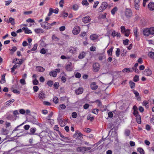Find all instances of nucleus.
Wrapping results in <instances>:
<instances>
[{
    "mask_svg": "<svg viewBox=\"0 0 154 154\" xmlns=\"http://www.w3.org/2000/svg\"><path fill=\"white\" fill-rule=\"evenodd\" d=\"M143 33L144 35L146 36H149L150 35L154 34V27L144 29L143 31Z\"/></svg>",
    "mask_w": 154,
    "mask_h": 154,
    "instance_id": "f257e3e1",
    "label": "nucleus"
},
{
    "mask_svg": "<svg viewBox=\"0 0 154 154\" xmlns=\"http://www.w3.org/2000/svg\"><path fill=\"white\" fill-rule=\"evenodd\" d=\"M108 6L107 3L106 2H103L100 7L98 9L99 12H101L106 9Z\"/></svg>",
    "mask_w": 154,
    "mask_h": 154,
    "instance_id": "f03ea898",
    "label": "nucleus"
},
{
    "mask_svg": "<svg viewBox=\"0 0 154 154\" xmlns=\"http://www.w3.org/2000/svg\"><path fill=\"white\" fill-rule=\"evenodd\" d=\"M41 27L46 29H50L51 27L50 26V24L46 22H44L41 23Z\"/></svg>",
    "mask_w": 154,
    "mask_h": 154,
    "instance_id": "7ed1b4c3",
    "label": "nucleus"
},
{
    "mask_svg": "<svg viewBox=\"0 0 154 154\" xmlns=\"http://www.w3.org/2000/svg\"><path fill=\"white\" fill-rule=\"evenodd\" d=\"M80 31V28L79 26H76L72 30V33L74 35H76L79 33Z\"/></svg>",
    "mask_w": 154,
    "mask_h": 154,
    "instance_id": "20e7f679",
    "label": "nucleus"
},
{
    "mask_svg": "<svg viewBox=\"0 0 154 154\" xmlns=\"http://www.w3.org/2000/svg\"><path fill=\"white\" fill-rule=\"evenodd\" d=\"M93 71L94 72H98L100 68V66L98 63H94L93 66Z\"/></svg>",
    "mask_w": 154,
    "mask_h": 154,
    "instance_id": "39448f33",
    "label": "nucleus"
},
{
    "mask_svg": "<svg viewBox=\"0 0 154 154\" xmlns=\"http://www.w3.org/2000/svg\"><path fill=\"white\" fill-rule=\"evenodd\" d=\"M23 62V61L22 60L17 58L14 59L12 62L13 63L18 64L20 65L22 64Z\"/></svg>",
    "mask_w": 154,
    "mask_h": 154,
    "instance_id": "423d86ee",
    "label": "nucleus"
},
{
    "mask_svg": "<svg viewBox=\"0 0 154 154\" xmlns=\"http://www.w3.org/2000/svg\"><path fill=\"white\" fill-rule=\"evenodd\" d=\"M83 90V88L82 87H80L78 89H76L75 90V92L77 95H79L82 94Z\"/></svg>",
    "mask_w": 154,
    "mask_h": 154,
    "instance_id": "0eeeda50",
    "label": "nucleus"
},
{
    "mask_svg": "<svg viewBox=\"0 0 154 154\" xmlns=\"http://www.w3.org/2000/svg\"><path fill=\"white\" fill-rule=\"evenodd\" d=\"M91 18L89 16H87L82 18V21L85 23H87L90 22Z\"/></svg>",
    "mask_w": 154,
    "mask_h": 154,
    "instance_id": "6e6552de",
    "label": "nucleus"
},
{
    "mask_svg": "<svg viewBox=\"0 0 154 154\" xmlns=\"http://www.w3.org/2000/svg\"><path fill=\"white\" fill-rule=\"evenodd\" d=\"M125 15L128 18L131 17L132 15V12L131 10L130 9H127L125 11Z\"/></svg>",
    "mask_w": 154,
    "mask_h": 154,
    "instance_id": "1a4fd4ad",
    "label": "nucleus"
},
{
    "mask_svg": "<svg viewBox=\"0 0 154 154\" xmlns=\"http://www.w3.org/2000/svg\"><path fill=\"white\" fill-rule=\"evenodd\" d=\"M144 74L147 76H150L152 74V71L149 69H146L143 72Z\"/></svg>",
    "mask_w": 154,
    "mask_h": 154,
    "instance_id": "9d476101",
    "label": "nucleus"
},
{
    "mask_svg": "<svg viewBox=\"0 0 154 154\" xmlns=\"http://www.w3.org/2000/svg\"><path fill=\"white\" fill-rule=\"evenodd\" d=\"M82 134L78 131H75V133L73 135V137L75 138L78 139L79 137L82 135Z\"/></svg>",
    "mask_w": 154,
    "mask_h": 154,
    "instance_id": "9b49d317",
    "label": "nucleus"
},
{
    "mask_svg": "<svg viewBox=\"0 0 154 154\" xmlns=\"http://www.w3.org/2000/svg\"><path fill=\"white\" fill-rule=\"evenodd\" d=\"M38 97L40 99H43L45 98V95L42 91H40L38 95Z\"/></svg>",
    "mask_w": 154,
    "mask_h": 154,
    "instance_id": "f8f14e48",
    "label": "nucleus"
},
{
    "mask_svg": "<svg viewBox=\"0 0 154 154\" xmlns=\"http://www.w3.org/2000/svg\"><path fill=\"white\" fill-rule=\"evenodd\" d=\"M148 8L150 10H154V3H149L148 5Z\"/></svg>",
    "mask_w": 154,
    "mask_h": 154,
    "instance_id": "ddd939ff",
    "label": "nucleus"
},
{
    "mask_svg": "<svg viewBox=\"0 0 154 154\" xmlns=\"http://www.w3.org/2000/svg\"><path fill=\"white\" fill-rule=\"evenodd\" d=\"M140 0H135V9L137 10L139 9V3L140 2Z\"/></svg>",
    "mask_w": 154,
    "mask_h": 154,
    "instance_id": "4468645a",
    "label": "nucleus"
},
{
    "mask_svg": "<svg viewBox=\"0 0 154 154\" xmlns=\"http://www.w3.org/2000/svg\"><path fill=\"white\" fill-rule=\"evenodd\" d=\"M91 87L92 90H95L97 88L98 86L96 85L95 82H93L91 84Z\"/></svg>",
    "mask_w": 154,
    "mask_h": 154,
    "instance_id": "2eb2a0df",
    "label": "nucleus"
},
{
    "mask_svg": "<svg viewBox=\"0 0 154 154\" xmlns=\"http://www.w3.org/2000/svg\"><path fill=\"white\" fill-rule=\"evenodd\" d=\"M72 64L71 63L67 64L65 67L66 69L68 71H71L72 70V69L71 67Z\"/></svg>",
    "mask_w": 154,
    "mask_h": 154,
    "instance_id": "dca6fc26",
    "label": "nucleus"
},
{
    "mask_svg": "<svg viewBox=\"0 0 154 154\" xmlns=\"http://www.w3.org/2000/svg\"><path fill=\"white\" fill-rule=\"evenodd\" d=\"M36 69L37 71L41 72H43L45 70L44 68L42 66H38L36 67Z\"/></svg>",
    "mask_w": 154,
    "mask_h": 154,
    "instance_id": "f3484780",
    "label": "nucleus"
},
{
    "mask_svg": "<svg viewBox=\"0 0 154 154\" xmlns=\"http://www.w3.org/2000/svg\"><path fill=\"white\" fill-rule=\"evenodd\" d=\"M98 37L97 35L95 34H92L91 35L90 37V39L92 40H94L97 39Z\"/></svg>",
    "mask_w": 154,
    "mask_h": 154,
    "instance_id": "a211bd4d",
    "label": "nucleus"
},
{
    "mask_svg": "<svg viewBox=\"0 0 154 154\" xmlns=\"http://www.w3.org/2000/svg\"><path fill=\"white\" fill-rule=\"evenodd\" d=\"M77 51V48L71 47L69 48V52L73 54L75 53Z\"/></svg>",
    "mask_w": 154,
    "mask_h": 154,
    "instance_id": "6ab92c4d",
    "label": "nucleus"
},
{
    "mask_svg": "<svg viewBox=\"0 0 154 154\" xmlns=\"http://www.w3.org/2000/svg\"><path fill=\"white\" fill-rule=\"evenodd\" d=\"M22 29L24 30L25 33L29 34L32 33L31 31L28 29L27 27H23Z\"/></svg>",
    "mask_w": 154,
    "mask_h": 154,
    "instance_id": "aec40b11",
    "label": "nucleus"
},
{
    "mask_svg": "<svg viewBox=\"0 0 154 154\" xmlns=\"http://www.w3.org/2000/svg\"><path fill=\"white\" fill-rule=\"evenodd\" d=\"M57 120L60 121V124L61 127H63L65 125V123L63 121L62 119H60V117H59L57 119Z\"/></svg>",
    "mask_w": 154,
    "mask_h": 154,
    "instance_id": "412c9836",
    "label": "nucleus"
},
{
    "mask_svg": "<svg viewBox=\"0 0 154 154\" xmlns=\"http://www.w3.org/2000/svg\"><path fill=\"white\" fill-rule=\"evenodd\" d=\"M10 23L12 25H14L15 24L14 19L11 17H10L8 23Z\"/></svg>",
    "mask_w": 154,
    "mask_h": 154,
    "instance_id": "4be33fe9",
    "label": "nucleus"
},
{
    "mask_svg": "<svg viewBox=\"0 0 154 154\" xmlns=\"http://www.w3.org/2000/svg\"><path fill=\"white\" fill-rule=\"evenodd\" d=\"M136 117V120L137 123L139 124L141 123V117L140 115H137L135 116Z\"/></svg>",
    "mask_w": 154,
    "mask_h": 154,
    "instance_id": "5701e85b",
    "label": "nucleus"
},
{
    "mask_svg": "<svg viewBox=\"0 0 154 154\" xmlns=\"http://www.w3.org/2000/svg\"><path fill=\"white\" fill-rule=\"evenodd\" d=\"M85 53L84 52H82L80 53L78 56V58L79 59H82L85 56Z\"/></svg>",
    "mask_w": 154,
    "mask_h": 154,
    "instance_id": "b1692460",
    "label": "nucleus"
},
{
    "mask_svg": "<svg viewBox=\"0 0 154 154\" xmlns=\"http://www.w3.org/2000/svg\"><path fill=\"white\" fill-rule=\"evenodd\" d=\"M138 29L137 27H136L135 29H134V34L135 37L137 38L138 36L139 35V33H138Z\"/></svg>",
    "mask_w": 154,
    "mask_h": 154,
    "instance_id": "393cba45",
    "label": "nucleus"
},
{
    "mask_svg": "<svg viewBox=\"0 0 154 154\" xmlns=\"http://www.w3.org/2000/svg\"><path fill=\"white\" fill-rule=\"evenodd\" d=\"M49 75L50 76L55 77L57 75V72L55 71H52L49 72Z\"/></svg>",
    "mask_w": 154,
    "mask_h": 154,
    "instance_id": "a878e982",
    "label": "nucleus"
},
{
    "mask_svg": "<svg viewBox=\"0 0 154 154\" xmlns=\"http://www.w3.org/2000/svg\"><path fill=\"white\" fill-rule=\"evenodd\" d=\"M35 32L37 34L40 33H43L44 32L43 30L41 28H37L34 29Z\"/></svg>",
    "mask_w": 154,
    "mask_h": 154,
    "instance_id": "bb28decb",
    "label": "nucleus"
},
{
    "mask_svg": "<svg viewBox=\"0 0 154 154\" xmlns=\"http://www.w3.org/2000/svg\"><path fill=\"white\" fill-rule=\"evenodd\" d=\"M133 91L135 95V97L137 98V100H140V97H139V93L137 91L135 90H133Z\"/></svg>",
    "mask_w": 154,
    "mask_h": 154,
    "instance_id": "cd10ccee",
    "label": "nucleus"
},
{
    "mask_svg": "<svg viewBox=\"0 0 154 154\" xmlns=\"http://www.w3.org/2000/svg\"><path fill=\"white\" fill-rule=\"evenodd\" d=\"M36 129L35 128H32L30 129V132L29 133L30 135L33 134L36 131Z\"/></svg>",
    "mask_w": 154,
    "mask_h": 154,
    "instance_id": "c85d7f7f",
    "label": "nucleus"
},
{
    "mask_svg": "<svg viewBox=\"0 0 154 154\" xmlns=\"http://www.w3.org/2000/svg\"><path fill=\"white\" fill-rule=\"evenodd\" d=\"M82 4L83 5L88 6L89 5V3L87 0H83L82 2Z\"/></svg>",
    "mask_w": 154,
    "mask_h": 154,
    "instance_id": "c756f323",
    "label": "nucleus"
},
{
    "mask_svg": "<svg viewBox=\"0 0 154 154\" xmlns=\"http://www.w3.org/2000/svg\"><path fill=\"white\" fill-rule=\"evenodd\" d=\"M122 72H133L132 70H131L129 68H125L124 69H123L122 70Z\"/></svg>",
    "mask_w": 154,
    "mask_h": 154,
    "instance_id": "7c9ffc66",
    "label": "nucleus"
},
{
    "mask_svg": "<svg viewBox=\"0 0 154 154\" xmlns=\"http://www.w3.org/2000/svg\"><path fill=\"white\" fill-rule=\"evenodd\" d=\"M85 148L84 147H78L76 148V150L78 152L85 151Z\"/></svg>",
    "mask_w": 154,
    "mask_h": 154,
    "instance_id": "2f4dec72",
    "label": "nucleus"
},
{
    "mask_svg": "<svg viewBox=\"0 0 154 154\" xmlns=\"http://www.w3.org/2000/svg\"><path fill=\"white\" fill-rule=\"evenodd\" d=\"M113 48V47H112L109 50L107 51V53L109 56H112Z\"/></svg>",
    "mask_w": 154,
    "mask_h": 154,
    "instance_id": "473e14b6",
    "label": "nucleus"
},
{
    "mask_svg": "<svg viewBox=\"0 0 154 154\" xmlns=\"http://www.w3.org/2000/svg\"><path fill=\"white\" fill-rule=\"evenodd\" d=\"M5 74H3L2 77V79L0 81V83L2 84H3L6 81L5 79Z\"/></svg>",
    "mask_w": 154,
    "mask_h": 154,
    "instance_id": "72a5a7b5",
    "label": "nucleus"
},
{
    "mask_svg": "<svg viewBox=\"0 0 154 154\" xmlns=\"http://www.w3.org/2000/svg\"><path fill=\"white\" fill-rule=\"evenodd\" d=\"M129 83L131 88L133 89L135 87V83L132 81H130L129 82Z\"/></svg>",
    "mask_w": 154,
    "mask_h": 154,
    "instance_id": "f704fd0d",
    "label": "nucleus"
},
{
    "mask_svg": "<svg viewBox=\"0 0 154 154\" xmlns=\"http://www.w3.org/2000/svg\"><path fill=\"white\" fill-rule=\"evenodd\" d=\"M137 150V151L139 152L140 154H144V151L142 148H138Z\"/></svg>",
    "mask_w": 154,
    "mask_h": 154,
    "instance_id": "c9c22d12",
    "label": "nucleus"
},
{
    "mask_svg": "<svg viewBox=\"0 0 154 154\" xmlns=\"http://www.w3.org/2000/svg\"><path fill=\"white\" fill-rule=\"evenodd\" d=\"M124 33H125V36L127 37L128 36L130 33V29H127L125 32Z\"/></svg>",
    "mask_w": 154,
    "mask_h": 154,
    "instance_id": "e433bc0d",
    "label": "nucleus"
},
{
    "mask_svg": "<svg viewBox=\"0 0 154 154\" xmlns=\"http://www.w3.org/2000/svg\"><path fill=\"white\" fill-rule=\"evenodd\" d=\"M148 55L151 58L154 59V52H149Z\"/></svg>",
    "mask_w": 154,
    "mask_h": 154,
    "instance_id": "4c0bfd02",
    "label": "nucleus"
},
{
    "mask_svg": "<svg viewBox=\"0 0 154 154\" xmlns=\"http://www.w3.org/2000/svg\"><path fill=\"white\" fill-rule=\"evenodd\" d=\"M14 99H12L11 100H9L7 101L6 102V105H9L13 102H14Z\"/></svg>",
    "mask_w": 154,
    "mask_h": 154,
    "instance_id": "58836bf2",
    "label": "nucleus"
},
{
    "mask_svg": "<svg viewBox=\"0 0 154 154\" xmlns=\"http://www.w3.org/2000/svg\"><path fill=\"white\" fill-rule=\"evenodd\" d=\"M49 12L48 14V16H51L52 13L54 12V10L52 8H50L49 9Z\"/></svg>",
    "mask_w": 154,
    "mask_h": 154,
    "instance_id": "ea45409f",
    "label": "nucleus"
},
{
    "mask_svg": "<svg viewBox=\"0 0 154 154\" xmlns=\"http://www.w3.org/2000/svg\"><path fill=\"white\" fill-rule=\"evenodd\" d=\"M117 8L116 7H114L111 11V13L113 15L114 14H115V12L117 11Z\"/></svg>",
    "mask_w": 154,
    "mask_h": 154,
    "instance_id": "a19ab883",
    "label": "nucleus"
},
{
    "mask_svg": "<svg viewBox=\"0 0 154 154\" xmlns=\"http://www.w3.org/2000/svg\"><path fill=\"white\" fill-rule=\"evenodd\" d=\"M139 76L138 75H136L134 78L133 80L135 82H138L139 80Z\"/></svg>",
    "mask_w": 154,
    "mask_h": 154,
    "instance_id": "79ce46f5",
    "label": "nucleus"
},
{
    "mask_svg": "<svg viewBox=\"0 0 154 154\" xmlns=\"http://www.w3.org/2000/svg\"><path fill=\"white\" fill-rule=\"evenodd\" d=\"M79 8V5L77 4H75L73 5L72 8L75 11L77 10Z\"/></svg>",
    "mask_w": 154,
    "mask_h": 154,
    "instance_id": "37998d69",
    "label": "nucleus"
},
{
    "mask_svg": "<svg viewBox=\"0 0 154 154\" xmlns=\"http://www.w3.org/2000/svg\"><path fill=\"white\" fill-rule=\"evenodd\" d=\"M59 83L58 82H56L54 85V87L56 89H57L59 87Z\"/></svg>",
    "mask_w": 154,
    "mask_h": 154,
    "instance_id": "c03bdc74",
    "label": "nucleus"
},
{
    "mask_svg": "<svg viewBox=\"0 0 154 154\" xmlns=\"http://www.w3.org/2000/svg\"><path fill=\"white\" fill-rule=\"evenodd\" d=\"M47 84L48 86L51 87L52 86L53 84V82L51 80H49L48 81Z\"/></svg>",
    "mask_w": 154,
    "mask_h": 154,
    "instance_id": "a18cd8bd",
    "label": "nucleus"
},
{
    "mask_svg": "<svg viewBox=\"0 0 154 154\" xmlns=\"http://www.w3.org/2000/svg\"><path fill=\"white\" fill-rule=\"evenodd\" d=\"M130 131L128 129H126L125 132V134L127 136H129L130 134Z\"/></svg>",
    "mask_w": 154,
    "mask_h": 154,
    "instance_id": "49530a36",
    "label": "nucleus"
},
{
    "mask_svg": "<svg viewBox=\"0 0 154 154\" xmlns=\"http://www.w3.org/2000/svg\"><path fill=\"white\" fill-rule=\"evenodd\" d=\"M18 66L17 64L14 65L13 67L11 68V72H13L15 70V69L17 68Z\"/></svg>",
    "mask_w": 154,
    "mask_h": 154,
    "instance_id": "de8ad7c7",
    "label": "nucleus"
},
{
    "mask_svg": "<svg viewBox=\"0 0 154 154\" xmlns=\"http://www.w3.org/2000/svg\"><path fill=\"white\" fill-rule=\"evenodd\" d=\"M53 101L55 104L57 103L58 102V98L57 97H54L53 99Z\"/></svg>",
    "mask_w": 154,
    "mask_h": 154,
    "instance_id": "09e8293b",
    "label": "nucleus"
},
{
    "mask_svg": "<svg viewBox=\"0 0 154 154\" xmlns=\"http://www.w3.org/2000/svg\"><path fill=\"white\" fill-rule=\"evenodd\" d=\"M61 59H69L70 57L69 56H67L66 57L64 55H62L60 57Z\"/></svg>",
    "mask_w": 154,
    "mask_h": 154,
    "instance_id": "8fccbe9b",
    "label": "nucleus"
},
{
    "mask_svg": "<svg viewBox=\"0 0 154 154\" xmlns=\"http://www.w3.org/2000/svg\"><path fill=\"white\" fill-rule=\"evenodd\" d=\"M120 50L119 48L117 49V50L116 52V55L117 57H119L120 55Z\"/></svg>",
    "mask_w": 154,
    "mask_h": 154,
    "instance_id": "3c124183",
    "label": "nucleus"
},
{
    "mask_svg": "<svg viewBox=\"0 0 154 154\" xmlns=\"http://www.w3.org/2000/svg\"><path fill=\"white\" fill-rule=\"evenodd\" d=\"M20 82L22 85H24L26 84L25 80L24 79H21L20 80Z\"/></svg>",
    "mask_w": 154,
    "mask_h": 154,
    "instance_id": "603ef678",
    "label": "nucleus"
},
{
    "mask_svg": "<svg viewBox=\"0 0 154 154\" xmlns=\"http://www.w3.org/2000/svg\"><path fill=\"white\" fill-rule=\"evenodd\" d=\"M64 3V0H61L59 3V5L60 7H63V4Z\"/></svg>",
    "mask_w": 154,
    "mask_h": 154,
    "instance_id": "864d4df0",
    "label": "nucleus"
},
{
    "mask_svg": "<svg viewBox=\"0 0 154 154\" xmlns=\"http://www.w3.org/2000/svg\"><path fill=\"white\" fill-rule=\"evenodd\" d=\"M52 39L55 41H57L59 40V39L54 35L52 36Z\"/></svg>",
    "mask_w": 154,
    "mask_h": 154,
    "instance_id": "5fc2aeb1",
    "label": "nucleus"
},
{
    "mask_svg": "<svg viewBox=\"0 0 154 154\" xmlns=\"http://www.w3.org/2000/svg\"><path fill=\"white\" fill-rule=\"evenodd\" d=\"M72 117L74 118H75L77 117V113L75 112H72Z\"/></svg>",
    "mask_w": 154,
    "mask_h": 154,
    "instance_id": "6e6d98bb",
    "label": "nucleus"
},
{
    "mask_svg": "<svg viewBox=\"0 0 154 154\" xmlns=\"http://www.w3.org/2000/svg\"><path fill=\"white\" fill-rule=\"evenodd\" d=\"M33 83L34 85H37L38 84V82L36 79H35L33 81Z\"/></svg>",
    "mask_w": 154,
    "mask_h": 154,
    "instance_id": "4d7b16f0",
    "label": "nucleus"
},
{
    "mask_svg": "<svg viewBox=\"0 0 154 154\" xmlns=\"http://www.w3.org/2000/svg\"><path fill=\"white\" fill-rule=\"evenodd\" d=\"M126 30L125 29V27L124 26H122L121 27V31L122 33H124Z\"/></svg>",
    "mask_w": 154,
    "mask_h": 154,
    "instance_id": "13d9d810",
    "label": "nucleus"
},
{
    "mask_svg": "<svg viewBox=\"0 0 154 154\" xmlns=\"http://www.w3.org/2000/svg\"><path fill=\"white\" fill-rule=\"evenodd\" d=\"M33 90L35 92H36L38 90L39 88L37 86H34L33 87Z\"/></svg>",
    "mask_w": 154,
    "mask_h": 154,
    "instance_id": "bf43d9fd",
    "label": "nucleus"
},
{
    "mask_svg": "<svg viewBox=\"0 0 154 154\" xmlns=\"http://www.w3.org/2000/svg\"><path fill=\"white\" fill-rule=\"evenodd\" d=\"M129 42V40L128 39H126L125 40H123V43L125 45H127L128 44Z\"/></svg>",
    "mask_w": 154,
    "mask_h": 154,
    "instance_id": "052dcab7",
    "label": "nucleus"
},
{
    "mask_svg": "<svg viewBox=\"0 0 154 154\" xmlns=\"http://www.w3.org/2000/svg\"><path fill=\"white\" fill-rule=\"evenodd\" d=\"M37 45L36 44H34L33 48L31 49L32 51H35L37 49Z\"/></svg>",
    "mask_w": 154,
    "mask_h": 154,
    "instance_id": "680f3d73",
    "label": "nucleus"
},
{
    "mask_svg": "<svg viewBox=\"0 0 154 154\" xmlns=\"http://www.w3.org/2000/svg\"><path fill=\"white\" fill-rule=\"evenodd\" d=\"M99 110L97 109H95L92 111V112L95 114H97L98 113Z\"/></svg>",
    "mask_w": 154,
    "mask_h": 154,
    "instance_id": "e2e57ef3",
    "label": "nucleus"
},
{
    "mask_svg": "<svg viewBox=\"0 0 154 154\" xmlns=\"http://www.w3.org/2000/svg\"><path fill=\"white\" fill-rule=\"evenodd\" d=\"M46 52V50L44 48H42L40 51V53L43 54H45Z\"/></svg>",
    "mask_w": 154,
    "mask_h": 154,
    "instance_id": "0e129e2a",
    "label": "nucleus"
},
{
    "mask_svg": "<svg viewBox=\"0 0 154 154\" xmlns=\"http://www.w3.org/2000/svg\"><path fill=\"white\" fill-rule=\"evenodd\" d=\"M75 76L76 78H79L81 76V74L79 72H77L75 74Z\"/></svg>",
    "mask_w": 154,
    "mask_h": 154,
    "instance_id": "69168bd1",
    "label": "nucleus"
},
{
    "mask_svg": "<svg viewBox=\"0 0 154 154\" xmlns=\"http://www.w3.org/2000/svg\"><path fill=\"white\" fill-rule=\"evenodd\" d=\"M148 104V103L147 102L145 101H144L142 103V105L143 106H145L147 108L148 107V106H147V104Z\"/></svg>",
    "mask_w": 154,
    "mask_h": 154,
    "instance_id": "338daca9",
    "label": "nucleus"
},
{
    "mask_svg": "<svg viewBox=\"0 0 154 154\" xmlns=\"http://www.w3.org/2000/svg\"><path fill=\"white\" fill-rule=\"evenodd\" d=\"M96 48L94 46H92L90 48V50L91 51H94L96 50Z\"/></svg>",
    "mask_w": 154,
    "mask_h": 154,
    "instance_id": "774afa93",
    "label": "nucleus"
}]
</instances>
